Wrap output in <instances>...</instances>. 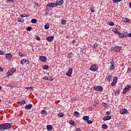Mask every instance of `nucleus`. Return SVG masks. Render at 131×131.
Returning a JSON list of instances; mask_svg holds the SVG:
<instances>
[{"label": "nucleus", "instance_id": "1", "mask_svg": "<svg viewBox=\"0 0 131 131\" xmlns=\"http://www.w3.org/2000/svg\"><path fill=\"white\" fill-rule=\"evenodd\" d=\"M13 125L10 123H4L0 124V131H5L11 129Z\"/></svg>", "mask_w": 131, "mask_h": 131}, {"label": "nucleus", "instance_id": "2", "mask_svg": "<svg viewBox=\"0 0 131 131\" xmlns=\"http://www.w3.org/2000/svg\"><path fill=\"white\" fill-rule=\"evenodd\" d=\"M16 71H17L16 68H13L8 71L7 74V75H9V76H12V75H13V74H14Z\"/></svg>", "mask_w": 131, "mask_h": 131}, {"label": "nucleus", "instance_id": "3", "mask_svg": "<svg viewBox=\"0 0 131 131\" xmlns=\"http://www.w3.org/2000/svg\"><path fill=\"white\" fill-rule=\"evenodd\" d=\"M111 66H110V70L111 71H113L115 69V62L114 59L112 58V61L110 62Z\"/></svg>", "mask_w": 131, "mask_h": 131}, {"label": "nucleus", "instance_id": "4", "mask_svg": "<svg viewBox=\"0 0 131 131\" xmlns=\"http://www.w3.org/2000/svg\"><path fill=\"white\" fill-rule=\"evenodd\" d=\"M98 68L99 67H98L97 64H93L90 67V70H91V71H97Z\"/></svg>", "mask_w": 131, "mask_h": 131}, {"label": "nucleus", "instance_id": "5", "mask_svg": "<svg viewBox=\"0 0 131 131\" xmlns=\"http://www.w3.org/2000/svg\"><path fill=\"white\" fill-rule=\"evenodd\" d=\"M130 88H131L130 85H126L123 91V92H122L123 94L125 95V94H126V93H127V92H128V91L130 90Z\"/></svg>", "mask_w": 131, "mask_h": 131}, {"label": "nucleus", "instance_id": "6", "mask_svg": "<svg viewBox=\"0 0 131 131\" xmlns=\"http://www.w3.org/2000/svg\"><path fill=\"white\" fill-rule=\"evenodd\" d=\"M93 90H94V91H96L97 92H102V91H103V89L102 87V86H94L93 87Z\"/></svg>", "mask_w": 131, "mask_h": 131}, {"label": "nucleus", "instance_id": "7", "mask_svg": "<svg viewBox=\"0 0 131 131\" xmlns=\"http://www.w3.org/2000/svg\"><path fill=\"white\" fill-rule=\"evenodd\" d=\"M5 58L6 60L10 61V60H12V58H13V55L12 53H7L5 54Z\"/></svg>", "mask_w": 131, "mask_h": 131}, {"label": "nucleus", "instance_id": "8", "mask_svg": "<svg viewBox=\"0 0 131 131\" xmlns=\"http://www.w3.org/2000/svg\"><path fill=\"white\" fill-rule=\"evenodd\" d=\"M120 114L123 115V114H126L128 113V111L125 108H122L119 111Z\"/></svg>", "mask_w": 131, "mask_h": 131}, {"label": "nucleus", "instance_id": "9", "mask_svg": "<svg viewBox=\"0 0 131 131\" xmlns=\"http://www.w3.org/2000/svg\"><path fill=\"white\" fill-rule=\"evenodd\" d=\"M128 33L127 32L123 31L122 33H120L119 37H127Z\"/></svg>", "mask_w": 131, "mask_h": 131}, {"label": "nucleus", "instance_id": "10", "mask_svg": "<svg viewBox=\"0 0 131 131\" xmlns=\"http://www.w3.org/2000/svg\"><path fill=\"white\" fill-rule=\"evenodd\" d=\"M39 60L40 62H47V58L45 56H39Z\"/></svg>", "mask_w": 131, "mask_h": 131}, {"label": "nucleus", "instance_id": "11", "mask_svg": "<svg viewBox=\"0 0 131 131\" xmlns=\"http://www.w3.org/2000/svg\"><path fill=\"white\" fill-rule=\"evenodd\" d=\"M29 60L27 59H23L20 60V63L23 65H24L25 64H29Z\"/></svg>", "mask_w": 131, "mask_h": 131}, {"label": "nucleus", "instance_id": "12", "mask_svg": "<svg viewBox=\"0 0 131 131\" xmlns=\"http://www.w3.org/2000/svg\"><path fill=\"white\" fill-rule=\"evenodd\" d=\"M118 80V78H117V77H114L113 78V81L111 83L112 86H114L117 83V80Z\"/></svg>", "mask_w": 131, "mask_h": 131}, {"label": "nucleus", "instance_id": "13", "mask_svg": "<svg viewBox=\"0 0 131 131\" xmlns=\"http://www.w3.org/2000/svg\"><path fill=\"white\" fill-rule=\"evenodd\" d=\"M72 68L69 69L67 71V73L66 74V75H67V76H69V77H70V76L72 75Z\"/></svg>", "mask_w": 131, "mask_h": 131}, {"label": "nucleus", "instance_id": "14", "mask_svg": "<svg viewBox=\"0 0 131 131\" xmlns=\"http://www.w3.org/2000/svg\"><path fill=\"white\" fill-rule=\"evenodd\" d=\"M122 48L121 46H116L113 48V50L115 52H120V50H121Z\"/></svg>", "mask_w": 131, "mask_h": 131}, {"label": "nucleus", "instance_id": "15", "mask_svg": "<svg viewBox=\"0 0 131 131\" xmlns=\"http://www.w3.org/2000/svg\"><path fill=\"white\" fill-rule=\"evenodd\" d=\"M63 3H64V1L63 0H57L55 3V5L61 6V5H63Z\"/></svg>", "mask_w": 131, "mask_h": 131}, {"label": "nucleus", "instance_id": "16", "mask_svg": "<svg viewBox=\"0 0 131 131\" xmlns=\"http://www.w3.org/2000/svg\"><path fill=\"white\" fill-rule=\"evenodd\" d=\"M16 103L19 106H22V105H25V104H26V101L25 100H23L21 101H17Z\"/></svg>", "mask_w": 131, "mask_h": 131}, {"label": "nucleus", "instance_id": "17", "mask_svg": "<svg viewBox=\"0 0 131 131\" xmlns=\"http://www.w3.org/2000/svg\"><path fill=\"white\" fill-rule=\"evenodd\" d=\"M47 7L49 8H55L56 7V3H51L47 4Z\"/></svg>", "mask_w": 131, "mask_h": 131}, {"label": "nucleus", "instance_id": "18", "mask_svg": "<svg viewBox=\"0 0 131 131\" xmlns=\"http://www.w3.org/2000/svg\"><path fill=\"white\" fill-rule=\"evenodd\" d=\"M46 40L48 41H53L54 40V36H48L46 38Z\"/></svg>", "mask_w": 131, "mask_h": 131}, {"label": "nucleus", "instance_id": "19", "mask_svg": "<svg viewBox=\"0 0 131 131\" xmlns=\"http://www.w3.org/2000/svg\"><path fill=\"white\" fill-rule=\"evenodd\" d=\"M122 21V22H127V23H130V19H129L127 17H123Z\"/></svg>", "mask_w": 131, "mask_h": 131}, {"label": "nucleus", "instance_id": "20", "mask_svg": "<svg viewBox=\"0 0 131 131\" xmlns=\"http://www.w3.org/2000/svg\"><path fill=\"white\" fill-rule=\"evenodd\" d=\"M47 130L51 131L53 129V125H48L46 127Z\"/></svg>", "mask_w": 131, "mask_h": 131}, {"label": "nucleus", "instance_id": "21", "mask_svg": "<svg viewBox=\"0 0 131 131\" xmlns=\"http://www.w3.org/2000/svg\"><path fill=\"white\" fill-rule=\"evenodd\" d=\"M111 119V116H107L106 117H104L103 118V120L106 121V120H110Z\"/></svg>", "mask_w": 131, "mask_h": 131}, {"label": "nucleus", "instance_id": "22", "mask_svg": "<svg viewBox=\"0 0 131 131\" xmlns=\"http://www.w3.org/2000/svg\"><path fill=\"white\" fill-rule=\"evenodd\" d=\"M112 31H113V32H114L115 33H116V34H118V35H119V36H120L121 33H120V32H119V31H118V30H117V29H113V30H112Z\"/></svg>", "mask_w": 131, "mask_h": 131}, {"label": "nucleus", "instance_id": "23", "mask_svg": "<svg viewBox=\"0 0 131 131\" xmlns=\"http://www.w3.org/2000/svg\"><path fill=\"white\" fill-rule=\"evenodd\" d=\"M31 108H32V104H29L25 106V109L29 110L31 109Z\"/></svg>", "mask_w": 131, "mask_h": 131}, {"label": "nucleus", "instance_id": "24", "mask_svg": "<svg viewBox=\"0 0 131 131\" xmlns=\"http://www.w3.org/2000/svg\"><path fill=\"white\" fill-rule=\"evenodd\" d=\"M112 78L113 77L112 75H108L107 77V80L108 81V82H110V81H112Z\"/></svg>", "mask_w": 131, "mask_h": 131}, {"label": "nucleus", "instance_id": "25", "mask_svg": "<svg viewBox=\"0 0 131 131\" xmlns=\"http://www.w3.org/2000/svg\"><path fill=\"white\" fill-rule=\"evenodd\" d=\"M42 68L43 70H49V66L47 64L42 66Z\"/></svg>", "mask_w": 131, "mask_h": 131}, {"label": "nucleus", "instance_id": "26", "mask_svg": "<svg viewBox=\"0 0 131 131\" xmlns=\"http://www.w3.org/2000/svg\"><path fill=\"white\" fill-rule=\"evenodd\" d=\"M98 47H99V43L95 42L93 45V49H94V50H97V48Z\"/></svg>", "mask_w": 131, "mask_h": 131}, {"label": "nucleus", "instance_id": "27", "mask_svg": "<svg viewBox=\"0 0 131 131\" xmlns=\"http://www.w3.org/2000/svg\"><path fill=\"white\" fill-rule=\"evenodd\" d=\"M116 127H120L121 126V122L118 121L115 124Z\"/></svg>", "mask_w": 131, "mask_h": 131}, {"label": "nucleus", "instance_id": "28", "mask_svg": "<svg viewBox=\"0 0 131 131\" xmlns=\"http://www.w3.org/2000/svg\"><path fill=\"white\" fill-rule=\"evenodd\" d=\"M17 22L19 23H23L24 22V19L23 18L19 17L17 19Z\"/></svg>", "mask_w": 131, "mask_h": 131}, {"label": "nucleus", "instance_id": "29", "mask_svg": "<svg viewBox=\"0 0 131 131\" xmlns=\"http://www.w3.org/2000/svg\"><path fill=\"white\" fill-rule=\"evenodd\" d=\"M82 119H83L85 121H87L88 120H89V119H90V117H89V116H84L82 117Z\"/></svg>", "mask_w": 131, "mask_h": 131}, {"label": "nucleus", "instance_id": "30", "mask_svg": "<svg viewBox=\"0 0 131 131\" xmlns=\"http://www.w3.org/2000/svg\"><path fill=\"white\" fill-rule=\"evenodd\" d=\"M69 123L70 124H71V125H74L75 124V122H74V120L72 119L69 120Z\"/></svg>", "mask_w": 131, "mask_h": 131}, {"label": "nucleus", "instance_id": "31", "mask_svg": "<svg viewBox=\"0 0 131 131\" xmlns=\"http://www.w3.org/2000/svg\"><path fill=\"white\" fill-rule=\"evenodd\" d=\"M91 13H95V7L93 5L91 6Z\"/></svg>", "mask_w": 131, "mask_h": 131}, {"label": "nucleus", "instance_id": "32", "mask_svg": "<svg viewBox=\"0 0 131 131\" xmlns=\"http://www.w3.org/2000/svg\"><path fill=\"white\" fill-rule=\"evenodd\" d=\"M102 128H103V129H107L108 128V125L107 124H103L102 125Z\"/></svg>", "mask_w": 131, "mask_h": 131}, {"label": "nucleus", "instance_id": "33", "mask_svg": "<svg viewBox=\"0 0 131 131\" xmlns=\"http://www.w3.org/2000/svg\"><path fill=\"white\" fill-rule=\"evenodd\" d=\"M50 28V25L49 23H47L45 25V29H49Z\"/></svg>", "mask_w": 131, "mask_h": 131}, {"label": "nucleus", "instance_id": "34", "mask_svg": "<svg viewBox=\"0 0 131 131\" xmlns=\"http://www.w3.org/2000/svg\"><path fill=\"white\" fill-rule=\"evenodd\" d=\"M72 56H73V54L72 53V52H71L68 54L67 57H68V58L70 59V58H72Z\"/></svg>", "mask_w": 131, "mask_h": 131}, {"label": "nucleus", "instance_id": "35", "mask_svg": "<svg viewBox=\"0 0 131 131\" xmlns=\"http://www.w3.org/2000/svg\"><path fill=\"white\" fill-rule=\"evenodd\" d=\"M31 23L35 24L37 22V20L36 19L33 18L31 20Z\"/></svg>", "mask_w": 131, "mask_h": 131}, {"label": "nucleus", "instance_id": "36", "mask_svg": "<svg viewBox=\"0 0 131 131\" xmlns=\"http://www.w3.org/2000/svg\"><path fill=\"white\" fill-rule=\"evenodd\" d=\"M79 115V113H78V112L77 111H75L74 112V116H76V117H77Z\"/></svg>", "mask_w": 131, "mask_h": 131}, {"label": "nucleus", "instance_id": "37", "mask_svg": "<svg viewBox=\"0 0 131 131\" xmlns=\"http://www.w3.org/2000/svg\"><path fill=\"white\" fill-rule=\"evenodd\" d=\"M122 0H113V4H116L117 3H120Z\"/></svg>", "mask_w": 131, "mask_h": 131}, {"label": "nucleus", "instance_id": "38", "mask_svg": "<svg viewBox=\"0 0 131 131\" xmlns=\"http://www.w3.org/2000/svg\"><path fill=\"white\" fill-rule=\"evenodd\" d=\"M60 23L62 25H65V24H66V20L61 19Z\"/></svg>", "mask_w": 131, "mask_h": 131}, {"label": "nucleus", "instance_id": "39", "mask_svg": "<svg viewBox=\"0 0 131 131\" xmlns=\"http://www.w3.org/2000/svg\"><path fill=\"white\" fill-rule=\"evenodd\" d=\"M26 90H29V91H33V87H26Z\"/></svg>", "mask_w": 131, "mask_h": 131}, {"label": "nucleus", "instance_id": "40", "mask_svg": "<svg viewBox=\"0 0 131 131\" xmlns=\"http://www.w3.org/2000/svg\"><path fill=\"white\" fill-rule=\"evenodd\" d=\"M108 25H110V26H114V23L113 21H110L108 23Z\"/></svg>", "mask_w": 131, "mask_h": 131}, {"label": "nucleus", "instance_id": "41", "mask_svg": "<svg viewBox=\"0 0 131 131\" xmlns=\"http://www.w3.org/2000/svg\"><path fill=\"white\" fill-rule=\"evenodd\" d=\"M131 72V68H128L127 71L126 72L127 74H129Z\"/></svg>", "mask_w": 131, "mask_h": 131}, {"label": "nucleus", "instance_id": "42", "mask_svg": "<svg viewBox=\"0 0 131 131\" xmlns=\"http://www.w3.org/2000/svg\"><path fill=\"white\" fill-rule=\"evenodd\" d=\"M58 115L59 117H63V116H64V114H63V113H59Z\"/></svg>", "mask_w": 131, "mask_h": 131}, {"label": "nucleus", "instance_id": "43", "mask_svg": "<svg viewBox=\"0 0 131 131\" xmlns=\"http://www.w3.org/2000/svg\"><path fill=\"white\" fill-rule=\"evenodd\" d=\"M41 114H47V111L45 110H42L41 111Z\"/></svg>", "mask_w": 131, "mask_h": 131}, {"label": "nucleus", "instance_id": "44", "mask_svg": "<svg viewBox=\"0 0 131 131\" xmlns=\"http://www.w3.org/2000/svg\"><path fill=\"white\" fill-rule=\"evenodd\" d=\"M49 13H50V10L47 9L45 11V15H49Z\"/></svg>", "mask_w": 131, "mask_h": 131}, {"label": "nucleus", "instance_id": "45", "mask_svg": "<svg viewBox=\"0 0 131 131\" xmlns=\"http://www.w3.org/2000/svg\"><path fill=\"white\" fill-rule=\"evenodd\" d=\"M87 121V123H88V124H92V123H93V121L90 120H88Z\"/></svg>", "mask_w": 131, "mask_h": 131}, {"label": "nucleus", "instance_id": "46", "mask_svg": "<svg viewBox=\"0 0 131 131\" xmlns=\"http://www.w3.org/2000/svg\"><path fill=\"white\" fill-rule=\"evenodd\" d=\"M32 29V27H28L27 28V30L28 31H31Z\"/></svg>", "mask_w": 131, "mask_h": 131}, {"label": "nucleus", "instance_id": "47", "mask_svg": "<svg viewBox=\"0 0 131 131\" xmlns=\"http://www.w3.org/2000/svg\"><path fill=\"white\" fill-rule=\"evenodd\" d=\"M19 56H20V57H24V54L22 53V52H19L18 53Z\"/></svg>", "mask_w": 131, "mask_h": 131}, {"label": "nucleus", "instance_id": "48", "mask_svg": "<svg viewBox=\"0 0 131 131\" xmlns=\"http://www.w3.org/2000/svg\"><path fill=\"white\" fill-rule=\"evenodd\" d=\"M43 79H44L45 80H49V77L48 76H44L42 78Z\"/></svg>", "mask_w": 131, "mask_h": 131}, {"label": "nucleus", "instance_id": "49", "mask_svg": "<svg viewBox=\"0 0 131 131\" xmlns=\"http://www.w3.org/2000/svg\"><path fill=\"white\" fill-rule=\"evenodd\" d=\"M102 105H103V107H104V108H106V107H107V105L108 104L105 102H103Z\"/></svg>", "mask_w": 131, "mask_h": 131}, {"label": "nucleus", "instance_id": "50", "mask_svg": "<svg viewBox=\"0 0 131 131\" xmlns=\"http://www.w3.org/2000/svg\"><path fill=\"white\" fill-rule=\"evenodd\" d=\"M115 92L117 95H119V93H120V90L117 89Z\"/></svg>", "mask_w": 131, "mask_h": 131}, {"label": "nucleus", "instance_id": "51", "mask_svg": "<svg viewBox=\"0 0 131 131\" xmlns=\"http://www.w3.org/2000/svg\"><path fill=\"white\" fill-rule=\"evenodd\" d=\"M34 6H36V7H39V5H38V3H37L36 2H34Z\"/></svg>", "mask_w": 131, "mask_h": 131}, {"label": "nucleus", "instance_id": "52", "mask_svg": "<svg viewBox=\"0 0 131 131\" xmlns=\"http://www.w3.org/2000/svg\"><path fill=\"white\" fill-rule=\"evenodd\" d=\"M35 38H36V39L37 40H40V37H39V36H36V35Z\"/></svg>", "mask_w": 131, "mask_h": 131}, {"label": "nucleus", "instance_id": "53", "mask_svg": "<svg viewBox=\"0 0 131 131\" xmlns=\"http://www.w3.org/2000/svg\"><path fill=\"white\" fill-rule=\"evenodd\" d=\"M0 55H6V54L5 52H4V51L0 50Z\"/></svg>", "mask_w": 131, "mask_h": 131}, {"label": "nucleus", "instance_id": "54", "mask_svg": "<svg viewBox=\"0 0 131 131\" xmlns=\"http://www.w3.org/2000/svg\"><path fill=\"white\" fill-rule=\"evenodd\" d=\"M6 3H14L13 0H7Z\"/></svg>", "mask_w": 131, "mask_h": 131}, {"label": "nucleus", "instance_id": "55", "mask_svg": "<svg viewBox=\"0 0 131 131\" xmlns=\"http://www.w3.org/2000/svg\"><path fill=\"white\" fill-rule=\"evenodd\" d=\"M95 103L93 104V106L94 107H96V106H97V104H99L100 103V102L98 101V102H96V101H95Z\"/></svg>", "mask_w": 131, "mask_h": 131}, {"label": "nucleus", "instance_id": "56", "mask_svg": "<svg viewBox=\"0 0 131 131\" xmlns=\"http://www.w3.org/2000/svg\"><path fill=\"white\" fill-rule=\"evenodd\" d=\"M49 80H50V81H53V80H54V78L51 77L50 79H49Z\"/></svg>", "mask_w": 131, "mask_h": 131}, {"label": "nucleus", "instance_id": "57", "mask_svg": "<svg viewBox=\"0 0 131 131\" xmlns=\"http://www.w3.org/2000/svg\"><path fill=\"white\" fill-rule=\"evenodd\" d=\"M75 131H82V130L79 128H76V130H75Z\"/></svg>", "mask_w": 131, "mask_h": 131}, {"label": "nucleus", "instance_id": "58", "mask_svg": "<svg viewBox=\"0 0 131 131\" xmlns=\"http://www.w3.org/2000/svg\"><path fill=\"white\" fill-rule=\"evenodd\" d=\"M106 114V115H110V111H107Z\"/></svg>", "mask_w": 131, "mask_h": 131}, {"label": "nucleus", "instance_id": "59", "mask_svg": "<svg viewBox=\"0 0 131 131\" xmlns=\"http://www.w3.org/2000/svg\"><path fill=\"white\" fill-rule=\"evenodd\" d=\"M116 95H117V94L115 92H113V93H112L113 96H116Z\"/></svg>", "mask_w": 131, "mask_h": 131}, {"label": "nucleus", "instance_id": "60", "mask_svg": "<svg viewBox=\"0 0 131 131\" xmlns=\"http://www.w3.org/2000/svg\"><path fill=\"white\" fill-rule=\"evenodd\" d=\"M20 17H21V18H25V14H21V15H20Z\"/></svg>", "mask_w": 131, "mask_h": 131}, {"label": "nucleus", "instance_id": "61", "mask_svg": "<svg viewBox=\"0 0 131 131\" xmlns=\"http://www.w3.org/2000/svg\"><path fill=\"white\" fill-rule=\"evenodd\" d=\"M4 71V70L3 69V68H2L1 67H0V72H3Z\"/></svg>", "mask_w": 131, "mask_h": 131}, {"label": "nucleus", "instance_id": "62", "mask_svg": "<svg viewBox=\"0 0 131 131\" xmlns=\"http://www.w3.org/2000/svg\"><path fill=\"white\" fill-rule=\"evenodd\" d=\"M127 36H128V37H131V33H128Z\"/></svg>", "mask_w": 131, "mask_h": 131}, {"label": "nucleus", "instance_id": "63", "mask_svg": "<svg viewBox=\"0 0 131 131\" xmlns=\"http://www.w3.org/2000/svg\"><path fill=\"white\" fill-rule=\"evenodd\" d=\"M72 43H75V42H76V41H75V40H73L72 41Z\"/></svg>", "mask_w": 131, "mask_h": 131}, {"label": "nucleus", "instance_id": "64", "mask_svg": "<svg viewBox=\"0 0 131 131\" xmlns=\"http://www.w3.org/2000/svg\"><path fill=\"white\" fill-rule=\"evenodd\" d=\"M25 17H29V15L25 14Z\"/></svg>", "mask_w": 131, "mask_h": 131}]
</instances>
